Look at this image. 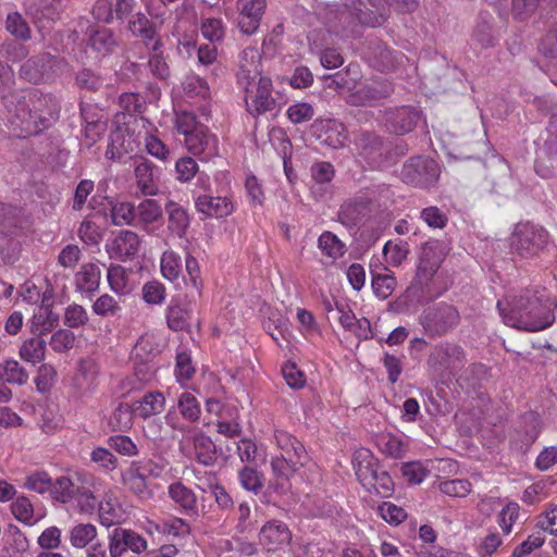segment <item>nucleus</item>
<instances>
[{"label":"nucleus","mask_w":557,"mask_h":557,"mask_svg":"<svg viewBox=\"0 0 557 557\" xmlns=\"http://www.w3.org/2000/svg\"><path fill=\"white\" fill-rule=\"evenodd\" d=\"M497 309L505 324L528 332L542 331L554 322L548 307L530 289L498 300Z\"/></svg>","instance_id":"nucleus-1"},{"label":"nucleus","mask_w":557,"mask_h":557,"mask_svg":"<svg viewBox=\"0 0 557 557\" xmlns=\"http://www.w3.org/2000/svg\"><path fill=\"white\" fill-rule=\"evenodd\" d=\"M58 115L59 104L53 96L32 90L16 106L9 127L14 136L26 138L47 129Z\"/></svg>","instance_id":"nucleus-2"},{"label":"nucleus","mask_w":557,"mask_h":557,"mask_svg":"<svg viewBox=\"0 0 557 557\" xmlns=\"http://www.w3.org/2000/svg\"><path fill=\"white\" fill-rule=\"evenodd\" d=\"M244 92L245 109L253 119L267 114L275 115L281 104L273 96V83L269 76H260L257 82L239 87Z\"/></svg>","instance_id":"nucleus-3"},{"label":"nucleus","mask_w":557,"mask_h":557,"mask_svg":"<svg viewBox=\"0 0 557 557\" xmlns=\"http://www.w3.org/2000/svg\"><path fill=\"white\" fill-rule=\"evenodd\" d=\"M65 65L62 59L44 52L26 60L18 70V76L35 85L50 83L63 72Z\"/></svg>","instance_id":"nucleus-4"},{"label":"nucleus","mask_w":557,"mask_h":557,"mask_svg":"<svg viewBox=\"0 0 557 557\" xmlns=\"http://www.w3.org/2000/svg\"><path fill=\"white\" fill-rule=\"evenodd\" d=\"M440 173L441 169L435 160L417 156L404 164L401 180L413 187L430 188L436 184Z\"/></svg>","instance_id":"nucleus-5"},{"label":"nucleus","mask_w":557,"mask_h":557,"mask_svg":"<svg viewBox=\"0 0 557 557\" xmlns=\"http://www.w3.org/2000/svg\"><path fill=\"white\" fill-rule=\"evenodd\" d=\"M548 233L539 225L517 224L511 235V249L523 258L537 255L547 244Z\"/></svg>","instance_id":"nucleus-6"},{"label":"nucleus","mask_w":557,"mask_h":557,"mask_svg":"<svg viewBox=\"0 0 557 557\" xmlns=\"http://www.w3.org/2000/svg\"><path fill=\"white\" fill-rule=\"evenodd\" d=\"M428 363L442 375H456L467 363L466 351L459 344L444 342L434 347Z\"/></svg>","instance_id":"nucleus-7"},{"label":"nucleus","mask_w":557,"mask_h":557,"mask_svg":"<svg viewBox=\"0 0 557 557\" xmlns=\"http://www.w3.org/2000/svg\"><path fill=\"white\" fill-rule=\"evenodd\" d=\"M460 321L458 310L448 304L441 302L424 311L421 324L432 336H443L455 329Z\"/></svg>","instance_id":"nucleus-8"},{"label":"nucleus","mask_w":557,"mask_h":557,"mask_svg":"<svg viewBox=\"0 0 557 557\" xmlns=\"http://www.w3.org/2000/svg\"><path fill=\"white\" fill-rule=\"evenodd\" d=\"M13 226H16V208L0 203V262H13L20 251V243L14 238L17 233L11 230Z\"/></svg>","instance_id":"nucleus-9"},{"label":"nucleus","mask_w":557,"mask_h":557,"mask_svg":"<svg viewBox=\"0 0 557 557\" xmlns=\"http://www.w3.org/2000/svg\"><path fill=\"white\" fill-rule=\"evenodd\" d=\"M445 255L438 240H429L421 246L416 280L420 285H426L444 261Z\"/></svg>","instance_id":"nucleus-10"},{"label":"nucleus","mask_w":557,"mask_h":557,"mask_svg":"<svg viewBox=\"0 0 557 557\" xmlns=\"http://www.w3.org/2000/svg\"><path fill=\"white\" fill-rule=\"evenodd\" d=\"M160 470V467L152 468L150 463L139 465L138 462H133L122 474L123 484L138 499H149L152 496V491L146 483V475L151 474L158 476Z\"/></svg>","instance_id":"nucleus-11"},{"label":"nucleus","mask_w":557,"mask_h":557,"mask_svg":"<svg viewBox=\"0 0 557 557\" xmlns=\"http://www.w3.org/2000/svg\"><path fill=\"white\" fill-rule=\"evenodd\" d=\"M311 132L318 140L333 149L344 147L348 139L346 126L336 119H317Z\"/></svg>","instance_id":"nucleus-12"},{"label":"nucleus","mask_w":557,"mask_h":557,"mask_svg":"<svg viewBox=\"0 0 557 557\" xmlns=\"http://www.w3.org/2000/svg\"><path fill=\"white\" fill-rule=\"evenodd\" d=\"M184 145L189 153L199 157L202 161L210 160L219 154V138L206 125L189 134L184 139Z\"/></svg>","instance_id":"nucleus-13"},{"label":"nucleus","mask_w":557,"mask_h":557,"mask_svg":"<svg viewBox=\"0 0 557 557\" xmlns=\"http://www.w3.org/2000/svg\"><path fill=\"white\" fill-rule=\"evenodd\" d=\"M262 54L256 47H247L239 53L236 83L238 87L257 82L262 75Z\"/></svg>","instance_id":"nucleus-14"},{"label":"nucleus","mask_w":557,"mask_h":557,"mask_svg":"<svg viewBox=\"0 0 557 557\" xmlns=\"http://www.w3.org/2000/svg\"><path fill=\"white\" fill-rule=\"evenodd\" d=\"M162 349V339L153 333H145L138 338L133 354L135 359L139 360L147 368L141 377L143 381H149L154 376L156 369L147 366V363L161 354Z\"/></svg>","instance_id":"nucleus-15"},{"label":"nucleus","mask_w":557,"mask_h":557,"mask_svg":"<svg viewBox=\"0 0 557 557\" xmlns=\"http://www.w3.org/2000/svg\"><path fill=\"white\" fill-rule=\"evenodd\" d=\"M139 248V236L128 230L120 231L111 243L107 245L110 257L121 261L134 259L138 255Z\"/></svg>","instance_id":"nucleus-16"},{"label":"nucleus","mask_w":557,"mask_h":557,"mask_svg":"<svg viewBox=\"0 0 557 557\" xmlns=\"http://www.w3.org/2000/svg\"><path fill=\"white\" fill-rule=\"evenodd\" d=\"M238 5V26L242 33L253 35L260 26L267 0H239Z\"/></svg>","instance_id":"nucleus-17"},{"label":"nucleus","mask_w":557,"mask_h":557,"mask_svg":"<svg viewBox=\"0 0 557 557\" xmlns=\"http://www.w3.org/2000/svg\"><path fill=\"white\" fill-rule=\"evenodd\" d=\"M392 91L393 87L389 82L374 79L352 91L348 96L347 102L351 106H367L372 101L388 97Z\"/></svg>","instance_id":"nucleus-18"},{"label":"nucleus","mask_w":557,"mask_h":557,"mask_svg":"<svg viewBox=\"0 0 557 557\" xmlns=\"http://www.w3.org/2000/svg\"><path fill=\"white\" fill-rule=\"evenodd\" d=\"M195 207L199 213L214 219L226 218L235 211V203L228 196L201 195L195 199Z\"/></svg>","instance_id":"nucleus-19"},{"label":"nucleus","mask_w":557,"mask_h":557,"mask_svg":"<svg viewBox=\"0 0 557 557\" xmlns=\"http://www.w3.org/2000/svg\"><path fill=\"white\" fill-rule=\"evenodd\" d=\"M292 540L288 527L278 520L267 522L260 530L259 541L268 550H276L287 545Z\"/></svg>","instance_id":"nucleus-20"},{"label":"nucleus","mask_w":557,"mask_h":557,"mask_svg":"<svg viewBox=\"0 0 557 557\" xmlns=\"http://www.w3.org/2000/svg\"><path fill=\"white\" fill-rule=\"evenodd\" d=\"M421 119V113L413 107L403 106L387 113L391 129L398 135L411 132Z\"/></svg>","instance_id":"nucleus-21"},{"label":"nucleus","mask_w":557,"mask_h":557,"mask_svg":"<svg viewBox=\"0 0 557 557\" xmlns=\"http://www.w3.org/2000/svg\"><path fill=\"white\" fill-rule=\"evenodd\" d=\"M59 313L53 311L52 305L42 300L37 307L29 321V331L34 335H45L50 333L59 323Z\"/></svg>","instance_id":"nucleus-22"},{"label":"nucleus","mask_w":557,"mask_h":557,"mask_svg":"<svg viewBox=\"0 0 557 557\" xmlns=\"http://www.w3.org/2000/svg\"><path fill=\"white\" fill-rule=\"evenodd\" d=\"M157 166L148 159H140L135 165V178L137 188L143 195L154 196L159 191Z\"/></svg>","instance_id":"nucleus-23"},{"label":"nucleus","mask_w":557,"mask_h":557,"mask_svg":"<svg viewBox=\"0 0 557 557\" xmlns=\"http://www.w3.org/2000/svg\"><path fill=\"white\" fill-rule=\"evenodd\" d=\"M171 499L180 507L181 512L189 517L198 516L197 497L195 493L181 482L169 486Z\"/></svg>","instance_id":"nucleus-24"},{"label":"nucleus","mask_w":557,"mask_h":557,"mask_svg":"<svg viewBox=\"0 0 557 557\" xmlns=\"http://www.w3.org/2000/svg\"><path fill=\"white\" fill-rule=\"evenodd\" d=\"M101 271L95 263H84L75 274V286L82 294L92 295L100 285Z\"/></svg>","instance_id":"nucleus-25"},{"label":"nucleus","mask_w":557,"mask_h":557,"mask_svg":"<svg viewBox=\"0 0 557 557\" xmlns=\"http://www.w3.org/2000/svg\"><path fill=\"white\" fill-rule=\"evenodd\" d=\"M135 416L141 419H148L157 416L164 410L165 397L161 392H148L141 399L134 404Z\"/></svg>","instance_id":"nucleus-26"},{"label":"nucleus","mask_w":557,"mask_h":557,"mask_svg":"<svg viewBox=\"0 0 557 557\" xmlns=\"http://www.w3.org/2000/svg\"><path fill=\"white\" fill-rule=\"evenodd\" d=\"M129 30L135 36H139L145 41L146 46L152 51H158L161 42L159 38H156V29L152 23L143 13H137L129 21Z\"/></svg>","instance_id":"nucleus-27"},{"label":"nucleus","mask_w":557,"mask_h":557,"mask_svg":"<svg viewBox=\"0 0 557 557\" xmlns=\"http://www.w3.org/2000/svg\"><path fill=\"white\" fill-rule=\"evenodd\" d=\"M368 202L362 199H350L345 201L338 211V221L346 227L357 226L366 215Z\"/></svg>","instance_id":"nucleus-28"},{"label":"nucleus","mask_w":557,"mask_h":557,"mask_svg":"<svg viewBox=\"0 0 557 557\" xmlns=\"http://www.w3.org/2000/svg\"><path fill=\"white\" fill-rule=\"evenodd\" d=\"M359 482L366 487L383 469L374 455H357L352 461Z\"/></svg>","instance_id":"nucleus-29"},{"label":"nucleus","mask_w":557,"mask_h":557,"mask_svg":"<svg viewBox=\"0 0 557 557\" xmlns=\"http://www.w3.org/2000/svg\"><path fill=\"white\" fill-rule=\"evenodd\" d=\"M87 45L97 55L106 57L113 51L116 40L111 29L100 27L91 32Z\"/></svg>","instance_id":"nucleus-30"},{"label":"nucleus","mask_w":557,"mask_h":557,"mask_svg":"<svg viewBox=\"0 0 557 557\" xmlns=\"http://www.w3.org/2000/svg\"><path fill=\"white\" fill-rule=\"evenodd\" d=\"M360 78L359 66L348 64L344 71H338L325 77L326 86L333 89H354L357 81Z\"/></svg>","instance_id":"nucleus-31"},{"label":"nucleus","mask_w":557,"mask_h":557,"mask_svg":"<svg viewBox=\"0 0 557 557\" xmlns=\"http://www.w3.org/2000/svg\"><path fill=\"white\" fill-rule=\"evenodd\" d=\"M47 343L40 335L26 339L20 347L22 360L32 364L41 362L46 357Z\"/></svg>","instance_id":"nucleus-32"},{"label":"nucleus","mask_w":557,"mask_h":557,"mask_svg":"<svg viewBox=\"0 0 557 557\" xmlns=\"http://www.w3.org/2000/svg\"><path fill=\"white\" fill-rule=\"evenodd\" d=\"M318 247L324 256L333 260L343 257L347 250L346 245L330 231H324L319 236Z\"/></svg>","instance_id":"nucleus-33"},{"label":"nucleus","mask_w":557,"mask_h":557,"mask_svg":"<svg viewBox=\"0 0 557 557\" xmlns=\"http://www.w3.org/2000/svg\"><path fill=\"white\" fill-rule=\"evenodd\" d=\"M166 324L172 331H185L189 327L191 311L188 308L171 304L165 312Z\"/></svg>","instance_id":"nucleus-34"},{"label":"nucleus","mask_w":557,"mask_h":557,"mask_svg":"<svg viewBox=\"0 0 557 557\" xmlns=\"http://www.w3.org/2000/svg\"><path fill=\"white\" fill-rule=\"evenodd\" d=\"M165 209L169 213V228L172 233L182 237L189 225L187 211L174 201H169Z\"/></svg>","instance_id":"nucleus-35"},{"label":"nucleus","mask_w":557,"mask_h":557,"mask_svg":"<svg viewBox=\"0 0 557 557\" xmlns=\"http://www.w3.org/2000/svg\"><path fill=\"white\" fill-rule=\"evenodd\" d=\"M177 409L182 418L187 422L197 423L200 420V403L191 393L184 392L180 395Z\"/></svg>","instance_id":"nucleus-36"},{"label":"nucleus","mask_w":557,"mask_h":557,"mask_svg":"<svg viewBox=\"0 0 557 557\" xmlns=\"http://www.w3.org/2000/svg\"><path fill=\"white\" fill-rule=\"evenodd\" d=\"M79 485L69 476H60L50 486L51 495L57 502L66 504L74 499Z\"/></svg>","instance_id":"nucleus-37"},{"label":"nucleus","mask_w":557,"mask_h":557,"mask_svg":"<svg viewBox=\"0 0 557 557\" xmlns=\"http://www.w3.org/2000/svg\"><path fill=\"white\" fill-rule=\"evenodd\" d=\"M196 373L191 356L187 351H180L176 354L174 375L176 382L182 386L186 387L187 383L193 379Z\"/></svg>","instance_id":"nucleus-38"},{"label":"nucleus","mask_w":557,"mask_h":557,"mask_svg":"<svg viewBox=\"0 0 557 557\" xmlns=\"http://www.w3.org/2000/svg\"><path fill=\"white\" fill-rule=\"evenodd\" d=\"M205 124L200 123L197 115L188 110H178L174 113V128L177 134L186 139Z\"/></svg>","instance_id":"nucleus-39"},{"label":"nucleus","mask_w":557,"mask_h":557,"mask_svg":"<svg viewBox=\"0 0 557 557\" xmlns=\"http://www.w3.org/2000/svg\"><path fill=\"white\" fill-rule=\"evenodd\" d=\"M409 253V245L404 239L387 240L383 247V255L385 261L393 265L398 267L407 258Z\"/></svg>","instance_id":"nucleus-40"},{"label":"nucleus","mask_w":557,"mask_h":557,"mask_svg":"<svg viewBox=\"0 0 557 557\" xmlns=\"http://www.w3.org/2000/svg\"><path fill=\"white\" fill-rule=\"evenodd\" d=\"M99 519L101 524L111 527L121 522L123 518V510L116 499L111 497L99 502L98 505Z\"/></svg>","instance_id":"nucleus-41"},{"label":"nucleus","mask_w":557,"mask_h":557,"mask_svg":"<svg viewBox=\"0 0 557 557\" xmlns=\"http://www.w3.org/2000/svg\"><path fill=\"white\" fill-rule=\"evenodd\" d=\"M162 216V209L154 199H145L136 207V222L141 225H148L158 221Z\"/></svg>","instance_id":"nucleus-42"},{"label":"nucleus","mask_w":557,"mask_h":557,"mask_svg":"<svg viewBox=\"0 0 557 557\" xmlns=\"http://www.w3.org/2000/svg\"><path fill=\"white\" fill-rule=\"evenodd\" d=\"M183 89L185 96L190 100H206L210 96V87L207 81L198 75H188L183 83Z\"/></svg>","instance_id":"nucleus-43"},{"label":"nucleus","mask_w":557,"mask_h":557,"mask_svg":"<svg viewBox=\"0 0 557 557\" xmlns=\"http://www.w3.org/2000/svg\"><path fill=\"white\" fill-rule=\"evenodd\" d=\"M134 416V405L129 406L126 403H120L110 416L109 424L113 430H127L133 424Z\"/></svg>","instance_id":"nucleus-44"},{"label":"nucleus","mask_w":557,"mask_h":557,"mask_svg":"<svg viewBox=\"0 0 557 557\" xmlns=\"http://www.w3.org/2000/svg\"><path fill=\"white\" fill-rule=\"evenodd\" d=\"M301 465L300 455H287V457L280 455L271 460L273 472L282 478H288L290 474L295 473Z\"/></svg>","instance_id":"nucleus-45"},{"label":"nucleus","mask_w":557,"mask_h":557,"mask_svg":"<svg viewBox=\"0 0 557 557\" xmlns=\"http://www.w3.org/2000/svg\"><path fill=\"white\" fill-rule=\"evenodd\" d=\"M226 26L220 17H207L201 21L200 32L205 39L211 44L223 40Z\"/></svg>","instance_id":"nucleus-46"},{"label":"nucleus","mask_w":557,"mask_h":557,"mask_svg":"<svg viewBox=\"0 0 557 557\" xmlns=\"http://www.w3.org/2000/svg\"><path fill=\"white\" fill-rule=\"evenodd\" d=\"M161 273L162 276L169 281L178 278L182 272V259L181 256L173 250H166L161 257Z\"/></svg>","instance_id":"nucleus-47"},{"label":"nucleus","mask_w":557,"mask_h":557,"mask_svg":"<svg viewBox=\"0 0 557 557\" xmlns=\"http://www.w3.org/2000/svg\"><path fill=\"white\" fill-rule=\"evenodd\" d=\"M97 536V529L91 523H79L72 528L70 542L74 547L84 548Z\"/></svg>","instance_id":"nucleus-48"},{"label":"nucleus","mask_w":557,"mask_h":557,"mask_svg":"<svg viewBox=\"0 0 557 557\" xmlns=\"http://www.w3.org/2000/svg\"><path fill=\"white\" fill-rule=\"evenodd\" d=\"M12 515L21 522L33 525L38 519H34V506L26 496H17L11 504Z\"/></svg>","instance_id":"nucleus-49"},{"label":"nucleus","mask_w":557,"mask_h":557,"mask_svg":"<svg viewBox=\"0 0 557 557\" xmlns=\"http://www.w3.org/2000/svg\"><path fill=\"white\" fill-rule=\"evenodd\" d=\"M145 148L147 153L163 163L171 159L170 148L153 133H148L145 136Z\"/></svg>","instance_id":"nucleus-50"},{"label":"nucleus","mask_w":557,"mask_h":557,"mask_svg":"<svg viewBox=\"0 0 557 557\" xmlns=\"http://www.w3.org/2000/svg\"><path fill=\"white\" fill-rule=\"evenodd\" d=\"M141 294L145 302L159 306L165 301L166 288L161 282L152 280L144 284Z\"/></svg>","instance_id":"nucleus-51"},{"label":"nucleus","mask_w":557,"mask_h":557,"mask_svg":"<svg viewBox=\"0 0 557 557\" xmlns=\"http://www.w3.org/2000/svg\"><path fill=\"white\" fill-rule=\"evenodd\" d=\"M92 312L99 317H114L121 311L120 301L109 294L98 297L91 306Z\"/></svg>","instance_id":"nucleus-52"},{"label":"nucleus","mask_w":557,"mask_h":557,"mask_svg":"<svg viewBox=\"0 0 557 557\" xmlns=\"http://www.w3.org/2000/svg\"><path fill=\"white\" fill-rule=\"evenodd\" d=\"M111 219L115 225L132 224L136 222V208L131 202H116L112 206Z\"/></svg>","instance_id":"nucleus-53"},{"label":"nucleus","mask_w":557,"mask_h":557,"mask_svg":"<svg viewBox=\"0 0 557 557\" xmlns=\"http://www.w3.org/2000/svg\"><path fill=\"white\" fill-rule=\"evenodd\" d=\"M315 110L309 102H296L286 110V116L293 124H301L313 119Z\"/></svg>","instance_id":"nucleus-54"},{"label":"nucleus","mask_w":557,"mask_h":557,"mask_svg":"<svg viewBox=\"0 0 557 557\" xmlns=\"http://www.w3.org/2000/svg\"><path fill=\"white\" fill-rule=\"evenodd\" d=\"M88 321V313L83 306L72 304L65 308L63 322L67 327L78 329L85 326Z\"/></svg>","instance_id":"nucleus-55"},{"label":"nucleus","mask_w":557,"mask_h":557,"mask_svg":"<svg viewBox=\"0 0 557 557\" xmlns=\"http://www.w3.org/2000/svg\"><path fill=\"white\" fill-rule=\"evenodd\" d=\"M107 278L112 292L117 295H125L127 293L128 278L122 265H111L108 269Z\"/></svg>","instance_id":"nucleus-56"},{"label":"nucleus","mask_w":557,"mask_h":557,"mask_svg":"<svg viewBox=\"0 0 557 557\" xmlns=\"http://www.w3.org/2000/svg\"><path fill=\"white\" fill-rule=\"evenodd\" d=\"M75 335L67 329H59L50 337V347L58 354L71 350L75 345Z\"/></svg>","instance_id":"nucleus-57"},{"label":"nucleus","mask_w":557,"mask_h":557,"mask_svg":"<svg viewBox=\"0 0 557 557\" xmlns=\"http://www.w3.org/2000/svg\"><path fill=\"white\" fill-rule=\"evenodd\" d=\"M3 377L7 383L24 385L28 381V373L18 361L10 359L4 362Z\"/></svg>","instance_id":"nucleus-58"},{"label":"nucleus","mask_w":557,"mask_h":557,"mask_svg":"<svg viewBox=\"0 0 557 557\" xmlns=\"http://www.w3.org/2000/svg\"><path fill=\"white\" fill-rule=\"evenodd\" d=\"M522 423L524 424V436L522 440V445L520 449H528L529 446L535 442L537 435L540 433V423L541 419L539 414L534 412H529L522 418Z\"/></svg>","instance_id":"nucleus-59"},{"label":"nucleus","mask_w":557,"mask_h":557,"mask_svg":"<svg viewBox=\"0 0 557 557\" xmlns=\"http://www.w3.org/2000/svg\"><path fill=\"white\" fill-rule=\"evenodd\" d=\"M175 172L178 182L188 183L199 172V166L194 158L182 157L175 162Z\"/></svg>","instance_id":"nucleus-60"},{"label":"nucleus","mask_w":557,"mask_h":557,"mask_svg":"<svg viewBox=\"0 0 557 557\" xmlns=\"http://www.w3.org/2000/svg\"><path fill=\"white\" fill-rule=\"evenodd\" d=\"M7 30L22 40L30 38V29L26 21L17 12L8 14L5 22Z\"/></svg>","instance_id":"nucleus-61"},{"label":"nucleus","mask_w":557,"mask_h":557,"mask_svg":"<svg viewBox=\"0 0 557 557\" xmlns=\"http://www.w3.org/2000/svg\"><path fill=\"white\" fill-rule=\"evenodd\" d=\"M396 286V278L389 274L372 273V288L374 294L381 299H386L392 295Z\"/></svg>","instance_id":"nucleus-62"},{"label":"nucleus","mask_w":557,"mask_h":557,"mask_svg":"<svg viewBox=\"0 0 557 557\" xmlns=\"http://www.w3.org/2000/svg\"><path fill=\"white\" fill-rule=\"evenodd\" d=\"M393 481L388 473L383 470L379 472L376 476L373 478V481L369 483L364 488L370 492L379 495L380 497H388L393 493Z\"/></svg>","instance_id":"nucleus-63"},{"label":"nucleus","mask_w":557,"mask_h":557,"mask_svg":"<svg viewBox=\"0 0 557 557\" xmlns=\"http://www.w3.org/2000/svg\"><path fill=\"white\" fill-rule=\"evenodd\" d=\"M57 377V371L53 366L44 363L39 367L37 376L35 377L36 388L40 393H48Z\"/></svg>","instance_id":"nucleus-64"}]
</instances>
